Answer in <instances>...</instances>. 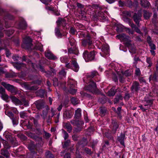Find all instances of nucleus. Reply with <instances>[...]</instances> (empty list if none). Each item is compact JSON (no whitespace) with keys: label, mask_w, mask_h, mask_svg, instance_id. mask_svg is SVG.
I'll return each instance as SVG.
<instances>
[{"label":"nucleus","mask_w":158,"mask_h":158,"mask_svg":"<svg viewBox=\"0 0 158 158\" xmlns=\"http://www.w3.org/2000/svg\"><path fill=\"white\" fill-rule=\"evenodd\" d=\"M6 138L8 141H10L12 143H14V142L15 139L13 138L11 135H9L8 136L7 135H6Z\"/></svg>","instance_id":"bb28decb"},{"label":"nucleus","mask_w":158,"mask_h":158,"mask_svg":"<svg viewBox=\"0 0 158 158\" xmlns=\"http://www.w3.org/2000/svg\"><path fill=\"white\" fill-rule=\"evenodd\" d=\"M62 132L64 134V138L65 140L67 139L69 137V135L64 130H62Z\"/></svg>","instance_id":"37998d69"},{"label":"nucleus","mask_w":158,"mask_h":158,"mask_svg":"<svg viewBox=\"0 0 158 158\" xmlns=\"http://www.w3.org/2000/svg\"><path fill=\"white\" fill-rule=\"evenodd\" d=\"M11 100L15 104L19 105L21 104V101L15 97H11Z\"/></svg>","instance_id":"5701e85b"},{"label":"nucleus","mask_w":158,"mask_h":158,"mask_svg":"<svg viewBox=\"0 0 158 158\" xmlns=\"http://www.w3.org/2000/svg\"><path fill=\"white\" fill-rule=\"evenodd\" d=\"M122 97L120 95H118L115 98L114 100V103H116L118 102L120 100L122 99Z\"/></svg>","instance_id":"e433bc0d"},{"label":"nucleus","mask_w":158,"mask_h":158,"mask_svg":"<svg viewBox=\"0 0 158 158\" xmlns=\"http://www.w3.org/2000/svg\"><path fill=\"white\" fill-rule=\"evenodd\" d=\"M115 94V92L113 88L111 89L108 92V95L110 97L113 96Z\"/></svg>","instance_id":"7c9ffc66"},{"label":"nucleus","mask_w":158,"mask_h":158,"mask_svg":"<svg viewBox=\"0 0 158 158\" xmlns=\"http://www.w3.org/2000/svg\"><path fill=\"white\" fill-rule=\"evenodd\" d=\"M46 157L47 158H53V156L49 151L45 153Z\"/></svg>","instance_id":"c9c22d12"},{"label":"nucleus","mask_w":158,"mask_h":158,"mask_svg":"<svg viewBox=\"0 0 158 158\" xmlns=\"http://www.w3.org/2000/svg\"><path fill=\"white\" fill-rule=\"evenodd\" d=\"M127 30L128 31V33L129 34H131L132 35L133 34L134 31H132L129 28H127Z\"/></svg>","instance_id":"13d9d810"},{"label":"nucleus","mask_w":158,"mask_h":158,"mask_svg":"<svg viewBox=\"0 0 158 158\" xmlns=\"http://www.w3.org/2000/svg\"><path fill=\"white\" fill-rule=\"evenodd\" d=\"M5 114L8 116L10 118H12L13 116V114L12 112L10 111H6L5 112Z\"/></svg>","instance_id":"a19ab883"},{"label":"nucleus","mask_w":158,"mask_h":158,"mask_svg":"<svg viewBox=\"0 0 158 158\" xmlns=\"http://www.w3.org/2000/svg\"><path fill=\"white\" fill-rule=\"evenodd\" d=\"M141 14L140 12L138 13H135L133 16V19L134 21L135 22L138 26H139V22L141 20Z\"/></svg>","instance_id":"0eeeda50"},{"label":"nucleus","mask_w":158,"mask_h":158,"mask_svg":"<svg viewBox=\"0 0 158 158\" xmlns=\"http://www.w3.org/2000/svg\"><path fill=\"white\" fill-rule=\"evenodd\" d=\"M116 30L118 32H120L122 31L123 28L121 25H117L116 26Z\"/></svg>","instance_id":"473e14b6"},{"label":"nucleus","mask_w":158,"mask_h":158,"mask_svg":"<svg viewBox=\"0 0 158 158\" xmlns=\"http://www.w3.org/2000/svg\"><path fill=\"white\" fill-rule=\"evenodd\" d=\"M75 31L74 29L72 27L70 28L69 30V32L72 34H74L75 33Z\"/></svg>","instance_id":"bf43d9fd"},{"label":"nucleus","mask_w":158,"mask_h":158,"mask_svg":"<svg viewBox=\"0 0 158 158\" xmlns=\"http://www.w3.org/2000/svg\"><path fill=\"white\" fill-rule=\"evenodd\" d=\"M95 56V52L94 51L90 52L89 53L87 51L84 52L83 53V57L86 62L93 60Z\"/></svg>","instance_id":"f03ea898"},{"label":"nucleus","mask_w":158,"mask_h":158,"mask_svg":"<svg viewBox=\"0 0 158 158\" xmlns=\"http://www.w3.org/2000/svg\"><path fill=\"white\" fill-rule=\"evenodd\" d=\"M125 44L129 48V52L133 54L136 52V49L134 44H131V40L128 41Z\"/></svg>","instance_id":"423d86ee"},{"label":"nucleus","mask_w":158,"mask_h":158,"mask_svg":"<svg viewBox=\"0 0 158 158\" xmlns=\"http://www.w3.org/2000/svg\"><path fill=\"white\" fill-rule=\"evenodd\" d=\"M147 102L149 103V104L144 105V106L147 107L145 108L143 107L142 105H140L139 106V107L143 111H145L146 110L148 109V108L150 107V104H151L152 103V101L151 100H148L147 101Z\"/></svg>","instance_id":"ddd939ff"},{"label":"nucleus","mask_w":158,"mask_h":158,"mask_svg":"<svg viewBox=\"0 0 158 158\" xmlns=\"http://www.w3.org/2000/svg\"><path fill=\"white\" fill-rule=\"evenodd\" d=\"M13 19V16L12 15H7V16H6L4 18L5 19H9L12 20Z\"/></svg>","instance_id":"49530a36"},{"label":"nucleus","mask_w":158,"mask_h":158,"mask_svg":"<svg viewBox=\"0 0 158 158\" xmlns=\"http://www.w3.org/2000/svg\"><path fill=\"white\" fill-rule=\"evenodd\" d=\"M59 74L60 77H65L66 75V72L65 70L64 69H62L59 73Z\"/></svg>","instance_id":"a878e982"},{"label":"nucleus","mask_w":158,"mask_h":158,"mask_svg":"<svg viewBox=\"0 0 158 158\" xmlns=\"http://www.w3.org/2000/svg\"><path fill=\"white\" fill-rule=\"evenodd\" d=\"M22 60L23 61H26V62H27L29 64H31V66L33 68H34V64L33 63H32L31 62L29 59L28 60L27 59L25 56H23Z\"/></svg>","instance_id":"cd10ccee"},{"label":"nucleus","mask_w":158,"mask_h":158,"mask_svg":"<svg viewBox=\"0 0 158 158\" xmlns=\"http://www.w3.org/2000/svg\"><path fill=\"white\" fill-rule=\"evenodd\" d=\"M53 85H54L56 87V86H59V87H63V85H62L60 83L59 84L58 79L56 78H54L53 79Z\"/></svg>","instance_id":"412c9836"},{"label":"nucleus","mask_w":158,"mask_h":158,"mask_svg":"<svg viewBox=\"0 0 158 158\" xmlns=\"http://www.w3.org/2000/svg\"><path fill=\"white\" fill-rule=\"evenodd\" d=\"M102 52L100 53L101 56L104 57L106 55L108 56L109 54V49L108 45L107 44H103L101 48Z\"/></svg>","instance_id":"20e7f679"},{"label":"nucleus","mask_w":158,"mask_h":158,"mask_svg":"<svg viewBox=\"0 0 158 158\" xmlns=\"http://www.w3.org/2000/svg\"><path fill=\"white\" fill-rule=\"evenodd\" d=\"M1 154L6 157H8L9 156V153L7 150L2 149L1 150Z\"/></svg>","instance_id":"c756f323"},{"label":"nucleus","mask_w":158,"mask_h":158,"mask_svg":"<svg viewBox=\"0 0 158 158\" xmlns=\"http://www.w3.org/2000/svg\"><path fill=\"white\" fill-rule=\"evenodd\" d=\"M51 115H49L48 117V120L52 118L54 115L56 111L54 110L52 108H51Z\"/></svg>","instance_id":"72a5a7b5"},{"label":"nucleus","mask_w":158,"mask_h":158,"mask_svg":"<svg viewBox=\"0 0 158 158\" xmlns=\"http://www.w3.org/2000/svg\"><path fill=\"white\" fill-rule=\"evenodd\" d=\"M91 38L89 35H87L85 37V39L83 40L82 44L84 46H85L87 44L90 45L92 44V42L91 40Z\"/></svg>","instance_id":"1a4fd4ad"},{"label":"nucleus","mask_w":158,"mask_h":158,"mask_svg":"<svg viewBox=\"0 0 158 158\" xmlns=\"http://www.w3.org/2000/svg\"><path fill=\"white\" fill-rule=\"evenodd\" d=\"M36 48L40 50V51H43V46L41 44H39L36 46Z\"/></svg>","instance_id":"4c0bfd02"},{"label":"nucleus","mask_w":158,"mask_h":158,"mask_svg":"<svg viewBox=\"0 0 158 158\" xmlns=\"http://www.w3.org/2000/svg\"><path fill=\"white\" fill-rule=\"evenodd\" d=\"M139 83L136 82H134L131 87V90L133 91H137L139 88Z\"/></svg>","instance_id":"4468645a"},{"label":"nucleus","mask_w":158,"mask_h":158,"mask_svg":"<svg viewBox=\"0 0 158 158\" xmlns=\"http://www.w3.org/2000/svg\"><path fill=\"white\" fill-rule=\"evenodd\" d=\"M110 127L112 129V132L114 133H115L118 127V124L117 122L115 120H113L112 124Z\"/></svg>","instance_id":"9d476101"},{"label":"nucleus","mask_w":158,"mask_h":158,"mask_svg":"<svg viewBox=\"0 0 158 158\" xmlns=\"http://www.w3.org/2000/svg\"><path fill=\"white\" fill-rule=\"evenodd\" d=\"M125 135L124 134L121 133L120 135L118 137V139L120 143L123 145H124V140Z\"/></svg>","instance_id":"aec40b11"},{"label":"nucleus","mask_w":158,"mask_h":158,"mask_svg":"<svg viewBox=\"0 0 158 158\" xmlns=\"http://www.w3.org/2000/svg\"><path fill=\"white\" fill-rule=\"evenodd\" d=\"M72 69L76 72H77L79 69V67L76 60L75 59L72 60Z\"/></svg>","instance_id":"9b49d317"},{"label":"nucleus","mask_w":158,"mask_h":158,"mask_svg":"<svg viewBox=\"0 0 158 158\" xmlns=\"http://www.w3.org/2000/svg\"><path fill=\"white\" fill-rule=\"evenodd\" d=\"M77 6L79 8H84V6L80 3H77Z\"/></svg>","instance_id":"680f3d73"},{"label":"nucleus","mask_w":158,"mask_h":158,"mask_svg":"<svg viewBox=\"0 0 158 158\" xmlns=\"http://www.w3.org/2000/svg\"><path fill=\"white\" fill-rule=\"evenodd\" d=\"M64 158H70V154L69 153H66L64 156Z\"/></svg>","instance_id":"69168bd1"},{"label":"nucleus","mask_w":158,"mask_h":158,"mask_svg":"<svg viewBox=\"0 0 158 158\" xmlns=\"http://www.w3.org/2000/svg\"><path fill=\"white\" fill-rule=\"evenodd\" d=\"M65 67L67 68V69H72V64H70L69 63H67L66 64Z\"/></svg>","instance_id":"3c124183"},{"label":"nucleus","mask_w":158,"mask_h":158,"mask_svg":"<svg viewBox=\"0 0 158 158\" xmlns=\"http://www.w3.org/2000/svg\"><path fill=\"white\" fill-rule=\"evenodd\" d=\"M24 42L27 46H31L32 45V40L29 37H26L24 39Z\"/></svg>","instance_id":"2eb2a0df"},{"label":"nucleus","mask_w":158,"mask_h":158,"mask_svg":"<svg viewBox=\"0 0 158 158\" xmlns=\"http://www.w3.org/2000/svg\"><path fill=\"white\" fill-rule=\"evenodd\" d=\"M74 131L75 132H80L81 130V128L80 127H77L74 129Z\"/></svg>","instance_id":"5fc2aeb1"},{"label":"nucleus","mask_w":158,"mask_h":158,"mask_svg":"<svg viewBox=\"0 0 158 158\" xmlns=\"http://www.w3.org/2000/svg\"><path fill=\"white\" fill-rule=\"evenodd\" d=\"M86 89L93 93H96L97 91L95 83L91 81L89 82V85L86 87Z\"/></svg>","instance_id":"7ed1b4c3"},{"label":"nucleus","mask_w":158,"mask_h":158,"mask_svg":"<svg viewBox=\"0 0 158 158\" xmlns=\"http://www.w3.org/2000/svg\"><path fill=\"white\" fill-rule=\"evenodd\" d=\"M5 91V89L2 87H0V93H4Z\"/></svg>","instance_id":"338daca9"},{"label":"nucleus","mask_w":158,"mask_h":158,"mask_svg":"<svg viewBox=\"0 0 158 158\" xmlns=\"http://www.w3.org/2000/svg\"><path fill=\"white\" fill-rule=\"evenodd\" d=\"M13 59L15 60H19L21 59V58L18 56H13Z\"/></svg>","instance_id":"8fccbe9b"},{"label":"nucleus","mask_w":158,"mask_h":158,"mask_svg":"<svg viewBox=\"0 0 158 158\" xmlns=\"http://www.w3.org/2000/svg\"><path fill=\"white\" fill-rule=\"evenodd\" d=\"M116 37L117 38L120 40L121 41L125 42V43L127 42H128V41H130V37L124 34L118 35L116 36Z\"/></svg>","instance_id":"39448f33"},{"label":"nucleus","mask_w":158,"mask_h":158,"mask_svg":"<svg viewBox=\"0 0 158 158\" xmlns=\"http://www.w3.org/2000/svg\"><path fill=\"white\" fill-rule=\"evenodd\" d=\"M98 19L102 21L105 19L106 18V15L102 12H99L98 14Z\"/></svg>","instance_id":"4be33fe9"},{"label":"nucleus","mask_w":158,"mask_h":158,"mask_svg":"<svg viewBox=\"0 0 158 158\" xmlns=\"http://www.w3.org/2000/svg\"><path fill=\"white\" fill-rule=\"evenodd\" d=\"M75 115L77 118H78L81 116V110L80 109L78 108L76 110Z\"/></svg>","instance_id":"b1692460"},{"label":"nucleus","mask_w":158,"mask_h":158,"mask_svg":"<svg viewBox=\"0 0 158 158\" xmlns=\"http://www.w3.org/2000/svg\"><path fill=\"white\" fill-rule=\"evenodd\" d=\"M45 136L47 138H48L50 137L51 134L49 133L45 132Z\"/></svg>","instance_id":"0e129e2a"},{"label":"nucleus","mask_w":158,"mask_h":158,"mask_svg":"<svg viewBox=\"0 0 158 158\" xmlns=\"http://www.w3.org/2000/svg\"><path fill=\"white\" fill-rule=\"evenodd\" d=\"M52 0H40L42 2L45 4H48L49 2H50Z\"/></svg>","instance_id":"a18cd8bd"},{"label":"nucleus","mask_w":158,"mask_h":158,"mask_svg":"<svg viewBox=\"0 0 158 158\" xmlns=\"http://www.w3.org/2000/svg\"><path fill=\"white\" fill-rule=\"evenodd\" d=\"M140 4L144 8L149 7L150 5V3L147 0H141Z\"/></svg>","instance_id":"dca6fc26"},{"label":"nucleus","mask_w":158,"mask_h":158,"mask_svg":"<svg viewBox=\"0 0 158 158\" xmlns=\"http://www.w3.org/2000/svg\"><path fill=\"white\" fill-rule=\"evenodd\" d=\"M144 13V18L146 19H148L150 17L151 15L152 14L149 13V12L145 10H144L143 11Z\"/></svg>","instance_id":"393cba45"},{"label":"nucleus","mask_w":158,"mask_h":158,"mask_svg":"<svg viewBox=\"0 0 158 158\" xmlns=\"http://www.w3.org/2000/svg\"><path fill=\"white\" fill-rule=\"evenodd\" d=\"M72 116V113L71 111L66 110L64 111L63 114V116L67 118H70Z\"/></svg>","instance_id":"a211bd4d"},{"label":"nucleus","mask_w":158,"mask_h":158,"mask_svg":"<svg viewBox=\"0 0 158 158\" xmlns=\"http://www.w3.org/2000/svg\"><path fill=\"white\" fill-rule=\"evenodd\" d=\"M70 143V140H66L64 143V145L63 146L64 148H65L68 146Z\"/></svg>","instance_id":"c03bdc74"},{"label":"nucleus","mask_w":158,"mask_h":158,"mask_svg":"<svg viewBox=\"0 0 158 158\" xmlns=\"http://www.w3.org/2000/svg\"><path fill=\"white\" fill-rule=\"evenodd\" d=\"M45 56L49 59L55 60L56 57L54 56L52 53L49 51L45 52Z\"/></svg>","instance_id":"f8f14e48"},{"label":"nucleus","mask_w":158,"mask_h":158,"mask_svg":"<svg viewBox=\"0 0 158 158\" xmlns=\"http://www.w3.org/2000/svg\"><path fill=\"white\" fill-rule=\"evenodd\" d=\"M20 117L22 118H25L27 117V114L24 111H22L20 113Z\"/></svg>","instance_id":"58836bf2"},{"label":"nucleus","mask_w":158,"mask_h":158,"mask_svg":"<svg viewBox=\"0 0 158 158\" xmlns=\"http://www.w3.org/2000/svg\"><path fill=\"white\" fill-rule=\"evenodd\" d=\"M129 25L132 28H134L135 29L136 27L133 23L129 22Z\"/></svg>","instance_id":"052dcab7"},{"label":"nucleus","mask_w":158,"mask_h":158,"mask_svg":"<svg viewBox=\"0 0 158 158\" xmlns=\"http://www.w3.org/2000/svg\"><path fill=\"white\" fill-rule=\"evenodd\" d=\"M60 60L62 62L66 63L67 60V58L65 57H61L60 58Z\"/></svg>","instance_id":"79ce46f5"},{"label":"nucleus","mask_w":158,"mask_h":158,"mask_svg":"<svg viewBox=\"0 0 158 158\" xmlns=\"http://www.w3.org/2000/svg\"><path fill=\"white\" fill-rule=\"evenodd\" d=\"M147 63L148 64V67H151L152 65L151 60L150 57H147L146 60Z\"/></svg>","instance_id":"ea45409f"},{"label":"nucleus","mask_w":158,"mask_h":158,"mask_svg":"<svg viewBox=\"0 0 158 158\" xmlns=\"http://www.w3.org/2000/svg\"><path fill=\"white\" fill-rule=\"evenodd\" d=\"M151 48L153 50L156 49V46L155 45L152 43L149 44Z\"/></svg>","instance_id":"09e8293b"},{"label":"nucleus","mask_w":158,"mask_h":158,"mask_svg":"<svg viewBox=\"0 0 158 158\" xmlns=\"http://www.w3.org/2000/svg\"><path fill=\"white\" fill-rule=\"evenodd\" d=\"M64 126L69 133H70L71 131L72 127L71 125L69 122L64 123Z\"/></svg>","instance_id":"f3484780"},{"label":"nucleus","mask_w":158,"mask_h":158,"mask_svg":"<svg viewBox=\"0 0 158 158\" xmlns=\"http://www.w3.org/2000/svg\"><path fill=\"white\" fill-rule=\"evenodd\" d=\"M7 142L6 141H5V143H3L4 145L6 148L8 149L10 147V146L7 143Z\"/></svg>","instance_id":"603ef678"},{"label":"nucleus","mask_w":158,"mask_h":158,"mask_svg":"<svg viewBox=\"0 0 158 158\" xmlns=\"http://www.w3.org/2000/svg\"><path fill=\"white\" fill-rule=\"evenodd\" d=\"M68 53H75L74 51L72 48H69L68 51Z\"/></svg>","instance_id":"4d7b16f0"},{"label":"nucleus","mask_w":158,"mask_h":158,"mask_svg":"<svg viewBox=\"0 0 158 158\" xmlns=\"http://www.w3.org/2000/svg\"><path fill=\"white\" fill-rule=\"evenodd\" d=\"M57 23V27L55 29V33L56 35L58 38H61L63 35L60 32L59 29V26L60 25H62L63 26H64V24H65V20L64 19L61 18H58L56 22Z\"/></svg>","instance_id":"f257e3e1"},{"label":"nucleus","mask_w":158,"mask_h":158,"mask_svg":"<svg viewBox=\"0 0 158 158\" xmlns=\"http://www.w3.org/2000/svg\"><path fill=\"white\" fill-rule=\"evenodd\" d=\"M13 65L14 67L16 69H19L23 65V64L17 62L16 63H14Z\"/></svg>","instance_id":"c85d7f7f"},{"label":"nucleus","mask_w":158,"mask_h":158,"mask_svg":"<svg viewBox=\"0 0 158 158\" xmlns=\"http://www.w3.org/2000/svg\"><path fill=\"white\" fill-rule=\"evenodd\" d=\"M98 74V72L96 71H94L92 72L91 73L88 75V77L90 78H92L94 77L95 76Z\"/></svg>","instance_id":"2f4dec72"},{"label":"nucleus","mask_w":158,"mask_h":158,"mask_svg":"<svg viewBox=\"0 0 158 158\" xmlns=\"http://www.w3.org/2000/svg\"><path fill=\"white\" fill-rule=\"evenodd\" d=\"M135 30L136 32L140 34L141 33L140 30L137 27H136L135 28Z\"/></svg>","instance_id":"e2e57ef3"},{"label":"nucleus","mask_w":158,"mask_h":158,"mask_svg":"<svg viewBox=\"0 0 158 158\" xmlns=\"http://www.w3.org/2000/svg\"><path fill=\"white\" fill-rule=\"evenodd\" d=\"M1 84L9 91L11 92H13L15 91L14 87L13 85L7 84L4 82H2Z\"/></svg>","instance_id":"6e6552de"},{"label":"nucleus","mask_w":158,"mask_h":158,"mask_svg":"<svg viewBox=\"0 0 158 158\" xmlns=\"http://www.w3.org/2000/svg\"><path fill=\"white\" fill-rule=\"evenodd\" d=\"M147 41L149 44L151 43V38L150 36H149L147 37Z\"/></svg>","instance_id":"774afa93"},{"label":"nucleus","mask_w":158,"mask_h":158,"mask_svg":"<svg viewBox=\"0 0 158 158\" xmlns=\"http://www.w3.org/2000/svg\"><path fill=\"white\" fill-rule=\"evenodd\" d=\"M71 101L73 104L74 105H76L79 103L78 99L75 98H72Z\"/></svg>","instance_id":"f704fd0d"},{"label":"nucleus","mask_w":158,"mask_h":158,"mask_svg":"<svg viewBox=\"0 0 158 158\" xmlns=\"http://www.w3.org/2000/svg\"><path fill=\"white\" fill-rule=\"evenodd\" d=\"M85 151L88 154L90 155L91 154L92 152L88 148H85Z\"/></svg>","instance_id":"de8ad7c7"},{"label":"nucleus","mask_w":158,"mask_h":158,"mask_svg":"<svg viewBox=\"0 0 158 158\" xmlns=\"http://www.w3.org/2000/svg\"><path fill=\"white\" fill-rule=\"evenodd\" d=\"M27 27V24L26 22L23 21L20 23L18 29H25Z\"/></svg>","instance_id":"6ab92c4d"},{"label":"nucleus","mask_w":158,"mask_h":158,"mask_svg":"<svg viewBox=\"0 0 158 158\" xmlns=\"http://www.w3.org/2000/svg\"><path fill=\"white\" fill-rule=\"evenodd\" d=\"M124 74L126 76H129L131 74V73L128 70L126 71L124 73Z\"/></svg>","instance_id":"6e6d98bb"},{"label":"nucleus","mask_w":158,"mask_h":158,"mask_svg":"<svg viewBox=\"0 0 158 158\" xmlns=\"http://www.w3.org/2000/svg\"><path fill=\"white\" fill-rule=\"evenodd\" d=\"M135 74L137 75H140V71L139 69L138 68H136L135 69Z\"/></svg>","instance_id":"864d4df0"}]
</instances>
